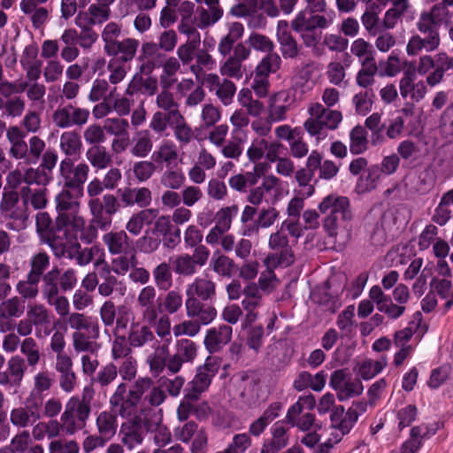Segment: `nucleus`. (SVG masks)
Instances as JSON below:
<instances>
[{
	"label": "nucleus",
	"instance_id": "obj_14",
	"mask_svg": "<svg viewBox=\"0 0 453 453\" xmlns=\"http://www.w3.org/2000/svg\"><path fill=\"white\" fill-rule=\"evenodd\" d=\"M41 410L39 400L32 401L27 398L24 407H16L11 411V423L19 428L32 426L41 418Z\"/></svg>",
	"mask_w": 453,
	"mask_h": 453
},
{
	"label": "nucleus",
	"instance_id": "obj_24",
	"mask_svg": "<svg viewBox=\"0 0 453 453\" xmlns=\"http://www.w3.org/2000/svg\"><path fill=\"white\" fill-rule=\"evenodd\" d=\"M39 48L35 42L26 45L20 56L19 63L30 81H37L42 73V62L38 58Z\"/></svg>",
	"mask_w": 453,
	"mask_h": 453
},
{
	"label": "nucleus",
	"instance_id": "obj_41",
	"mask_svg": "<svg viewBox=\"0 0 453 453\" xmlns=\"http://www.w3.org/2000/svg\"><path fill=\"white\" fill-rule=\"evenodd\" d=\"M266 171L265 164H257L254 166V173L236 174L229 179V186L237 191H245L248 185L255 184L261 174Z\"/></svg>",
	"mask_w": 453,
	"mask_h": 453
},
{
	"label": "nucleus",
	"instance_id": "obj_47",
	"mask_svg": "<svg viewBox=\"0 0 453 453\" xmlns=\"http://www.w3.org/2000/svg\"><path fill=\"white\" fill-rule=\"evenodd\" d=\"M387 365L388 359L385 356H381L377 360L366 359L358 365L357 373L363 380H371L381 372Z\"/></svg>",
	"mask_w": 453,
	"mask_h": 453
},
{
	"label": "nucleus",
	"instance_id": "obj_13",
	"mask_svg": "<svg viewBox=\"0 0 453 453\" xmlns=\"http://www.w3.org/2000/svg\"><path fill=\"white\" fill-rule=\"evenodd\" d=\"M74 159L66 157L60 163V173L64 185L67 188H75V192L83 190V185L88 179L89 167L86 163L74 165Z\"/></svg>",
	"mask_w": 453,
	"mask_h": 453
},
{
	"label": "nucleus",
	"instance_id": "obj_7",
	"mask_svg": "<svg viewBox=\"0 0 453 453\" xmlns=\"http://www.w3.org/2000/svg\"><path fill=\"white\" fill-rule=\"evenodd\" d=\"M75 213L64 215L57 218V228L59 233L63 232V235L66 239V243L69 242L76 246L77 242L80 240L85 243L92 242L97 236V230L94 226L86 225L84 219Z\"/></svg>",
	"mask_w": 453,
	"mask_h": 453
},
{
	"label": "nucleus",
	"instance_id": "obj_56",
	"mask_svg": "<svg viewBox=\"0 0 453 453\" xmlns=\"http://www.w3.org/2000/svg\"><path fill=\"white\" fill-rule=\"evenodd\" d=\"M168 355V346L163 345L156 349L147 358L150 372L154 376H158L165 367L166 357Z\"/></svg>",
	"mask_w": 453,
	"mask_h": 453
},
{
	"label": "nucleus",
	"instance_id": "obj_38",
	"mask_svg": "<svg viewBox=\"0 0 453 453\" xmlns=\"http://www.w3.org/2000/svg\"><path fill=\"white\" fill-rule=\"evenodd\" d=\"M52 375L48 371L39 372L34 376L33 388L28 395L32 401L39 400L42 405V400L53 385Z\"/></svg>",
	"mask_w": 453,
	"mask_h": 453
},
{
	"label": "nucleus",
	"instance_id": "obj_42",
	"mask_svg": "<svg viewBox=\"0 0 453 453\" xmlns=\"http://www.w3.org/2000/svg\"><path fill=\"white\" fill-rule=\"evenodd\" d=\"M172 127L174 136L180 145L185 146L192 141L194 132L180 111L172 113Z\"/></svg>",
	"mask_w": 453,
	"mask_h": 453
},
{
	"label": "nucleus",
	"instance_id": "obj_49",
	"mask_svg": "<svg viewBox=\"0 0 453 453\" xmlns=\"http://www.w3.org/2000/svg\"><path fill=\"white\" fill-rule=\"evenodd\" d=\"M153 147L152 140L148 131H140L133 138L130 152L137 157H145L151 151Z\"/></svg>",
	"mask_w": 453,
	"mask_h": 453
},
{
	"label": "nucleus",
	"instance_id": "obj_2",
	"mask_svg": "<svg viewBox=\"0 0 453 453\" xmlns=\"http://www.w3.org/2000/svg\"><path fill=\"white\" fill-rule=\"evenodd\" d=\"M220 365L219 357H208L204 364L197 368L196 373L186 388L184 397L177 409V417L180 421L182 422L188 418L193 402L197 401L200 395L209 388L211 379L219 372Z\"/></svg>",
	"mask_w": 453,
	"mask_h": 453
},
{
	"label": "nucleus",
	"instance_id": "obj_15",
	"mask_svg": "<svg viewBox=\"0 0 453 453\" xmlns=\"http://www.w3.org/2000/svg\"><path fill=\"white\" fill-rule=\"evenodd\" d=\"M36 230L50 243H63L60 235L57 234L58 228L55 229L52 219L46 212H39L36 215ZM53 250L58 257H72L71 252L65 247L53 245Z\"/></svg>",
	"mask_w": 453,
	"mask_h": 453
},
{
	"label": "nucleus",
	"instance_id": "obj_19",
	"mask_svg": "<svg viewBox=\"0 0 453 453\" xmlns=\"http://www.w3.org/2000/svg\"><path fill=\"white\" fill-rule=\"evenodd\" d=\"M425 36L412 35L407 43L406 51L410 56H416L422 50L431 52L435 50L441 42L439 31L437 29L428 28L427 31H419Z\"/></svg>",
	"mask_w": 453,
	"mask_h": 453
},
{
	"label": "nucleus",
	"instance_id": "obj_35",
	"mask_svg": "<svg viewBox=\"0 0 453 453\" xmlns=\"http://www.w3.org/2000/svg\"><path fill=\"white\" fill-rule=\"evenodd\" d=\"M127 340L133 348H142L150 342H157L151 328L138 322L131 325Z\"/></svg>",
	"mask_w": 453,
	"mask_h": 453
},
{
	"label": "nucleus",
	"instance_id": "obj_29",
	"mask_svg": "<svg viewBox=\"0 0 453 453\" xmlns=\"http://www.w3.org/2000/svg\"><path fill=\"white\" fill-rule=\"evenodd\" d=\"M276 37L280 44V52L284 58H294L298 55V45L291 35L288 21H278Z\"/></svg>",
	"mask_w": 453,
	"mask_h": 453
},
{
	"label": "nucleus",
	"instance_id": "obj_53",
	"mask_svg": "<svg viewBox=\"0 0 453 453\" xmlns=\"http://www.w3.org/2000/svg\"><path fill=\"white\" fill-rule=\"evenodd\" d=\"M211 266L212 270L220 276L230 278L234 271V262L226 256L220 254L219 251L214 252Z\"/></svg>",
	"mask_w": 453,
	"mask_h": 453
},
{
	"label": "nucleus",
	"instance_id": "obj_31",
	"mask_svg": "<svg viewBox=\"0 0 453 453\" xmlns=\"http://www.w3.org/2000/svg\"><path fill=\"white\" fill-rule=\"evenodd\" d=\"M232 333V327L227 325L209 329L204 338L205 348L210 352L218 351L222 346L231 341Z\"/></svg>",
	"mask_w": 453,
	"mask_h": 453
},
{
	"label": "nucleus",
	"instance_id": "obj_62",
	"mask_svg": "<svg viewBox=\"0 0 453 453\" xmlns=\"http://www.w3.org/2000/svg\"><path fill=\"white\" fill-rule=\"evenodd\" d=\"M107 69L110 73L109 81L111 84L116 85L124 80L129 67L127 63H125L123 60L119 59L118 57H115L111 58L108 62Z\"/></svg>",
	"mask_w": 453,
	"mask_h": 453
},
{
	"label": "nucleus",
	"instance_id": "obj_27",
	"mask_svg": "<svg viewBox=\"0 0 453 453\" xmlns=\"http://www.w3.org/2000/svg\"><path fill=\"white\" fill-rule=\"evenodd\" d=\"M137 305L145 321L150 324L155 322L158 316V308L156 306V289L152 286L144 287L140 291Z\"/></svg>",
	"mask_w": 453,
	"mask_h": 453
},
{
	"label": "nucleus",
	"instance_id": "obj_52",
	"mask_svg": "<svg viewBox=\"0 0 453 453\" xmlns=\"http://www.w3.org/2000/svg\"><path fill=\"white\" fill-rule=\"evenodd\" d=\"M365 12L361 17V21L365 28L372 35L377 34L380 30L379 13L381 10L374 7L372 2L365 4Z\"/></svg>",
	"mask_w": 453,
	"mask_h": 453
},
{
	"label": "nucleus",
	"instance_id": "obj_23",
	"mask_svg": "<svg viewBox=\"0 0 453 453\" xmlns=\"http://www.w3.org/2000/svg\"><path fill=\"white\" fill-rule=\"evenodd\" d=\"M143 428H145V416L138 418L127 419L119 430L121 441L129 449L141 445L143 441Z\"/></svg>",
	"mask_w": 453,
	"mask_h": 453
},
{
	"label": "nucleus",
	"instance_id": "obj_44",
	"mask_svg": "<svg viewBox=\"0 0 453 453\" xmlns=\"http://www.w3.org/2000/svg\"><path fill=\"white\" fill-rule=\"evenodd\" d=\"M21 196L25 208L27 204H31L34 209L39 210L45 207L48 201L45 187H23Z\"/></svg>",
	"mask_w": 453,
	"mask_h": 453
},
{
	"label": "nucleus",
	"instance_id": "obj_61",
	"mask_svg": "<svg viewBox=\"0 0 453 453\" xmlns=\"http://www.w3.org/2000/svg\"><path fill=\"white\" fill-rule=\"evenodd\" d=\"M408 7L407 0H395L393 7L388 9L384 16L383 27L386 29L395 27L401 15L406 11Z\"/></svg>",
	"mask_w": 453,
	"mask_h": 453
},
{
	"label": "nucleus",
	"instance_id": "obj_18",
	"mask_svg": "<svg viewBox=\"0 0 453 453\" xmlns=\"http://www.w3.org/2000/svg\"><path fill=\"white\" fill-rule=\"evenodd\" d=\"M242 306L245 311V318L242 321L243 327L250 326L258 318L256 310L262 304V296L256 283L248 284L243 289Z\"/></svg>",
	"mask_w": 453,
	"mask_h": 453
},
{
	"label": "nucleus",
	"instance_id": "obj_9",
	"mask_svg": "<svg viewBox=\"0 0 453 453\" xmlns=\"http://www.w3.org/2000/svg\"><path fill=\"white\" fill-rule=\"evenodd\" d=\"M269 248L274 250L264 260L265 267L277 268L287 267L294 263L295 257L291 248L288 246V240L286 233L280 229L272 234L269 238Z\"/></svg>",
	"mask_w": 453,
	"mask_h": 453
},
{
	"label": "nucleus",
	"instance_id": "obj_6",
	"mask_svg": "<svg viewBox=\"0 0 453 453\" xmlns=\"http://www.w3.org/2000/svg\"><path fill=\"white\" fill-rule=\"evenodd\" d=\"M319 210L327 214L324 220V228L330 236H335L340 220H349V201L346 196L331 194L326 196L319 204Z\"/></svg>",
	"mask_w": 453,
	"mask_h": 453
},
{
	"label": "nucleus",
	"instance_id": "obj_26",
	"mask_svg": "<svg viewBox=\"0 0 453 453\" xmlns=\"http://www.w3.org/2000/svg\"><path fill=\"white\" fill-rule=\"evenodd\" d=\"M151 160L159 167H173L179 161V152L176 144L170 140L163 141L152 152Z\"/></svg>",
	"mask_w": 453,
	"mask_h": 453
},
{
	"label": "nucleus",
	"instance_id": "obj_20",
	"mask_svg": "<svg viewBox=\"0 0 453 453\" xmlns=\"http://www.w3.org/2000/svg\"><path fill=\"white\" fill-rule=\"evenodd\" d=\"M451 13L447 6L442 4L434 5L429 12L421 13L417 27L418 31H427L428 28L437 29L443 23H449Z\"/></svg>",
	"mask_w": 453,
	"mask_h": 453
},
{
	"label": "nucleus",
	"instance_id": "obj_22",
	"mask_svg": "<svg viewBox=\"0 0 453 453\" xmlns=\"http://www.w3.org/2000/svg\"><path fill=\"white\" fill-rule=\"evenodd\" d=\"M27 315L35 325L37 338H45L50 334L52 315L44 305L29 304Z\"/></svg>",
	"mask_w": 453,
	"mask_h": 453
},
{
	"label": "nucleus",
	"instance_id": "obj_51",
	"mask_svg": "<svg viewBox=\"0 0 453 453\" xmlns=\"http://www.w3.org/2000/svg\"><path fill=\"white\" fill-rule=\"evenodd\" d=\"M349 140V151L352 154H361L368 148L367 132L361 126H357L350 131Z\"/></svg>",
	"mask_w": 453,
	"mask_h": 453
},
{
	"label": "nucleus",
	"instance_id": "obj_30",
	"mask_svg": "<svg viewBox=\"0 0 453 453\" xmlns=\"http://www.w3.org/2000/svg\"><path fill=\"white\" fill-rule=\"evenodd\" d=\"M103 242L111 254H121L135 250L133 242L123 230L106 233L103 236Z\"/></svg>",
	"mask_w": 453,
	"mask_h": 453
},
{
	"label": "nucleus",
	"instance_id": "obj_8",
	"mask_svg": "<svg viewBox=\"0 0 453 453\" xmlns=\"http://www.w3.org/2000/svg\"><path fill=\"white\" fill-rule=\"evenodd\" d=\"M0 211L4 217L9 218L10 222L6 227L14 231H19L27 226L28 214L25 204L19 203V193L16 190L4 188L0 202Z\"/></svg>",
	"mask_w": 453,
	"mask_h": 453
},
{
	"label": "nucleus",
	"instance_id": "obj_55",
	"mask_svg": "<svg viewBox=\"0 0 453 453\" xmlns=\"http://www.w3.org/2000/svg\"><path fill=\"white\" fill-rule=\"evenodd\" d=\"M119 255V257L112 260L111 269L119 275H125L129 269L136 265V251L134 250Z\"/></svg>",
	"mask_w": 453,
	"mask_h": 453
},
{
	"label": "nucleus",
	"instance_id": "obj_34",
	"mask_svg": "<svg viewBox=\"0 0 453 453\" xmlns=\"http://www.w3.org/2000/svg\"><path fill=\"white\" fill-rule=\"evenodd\" d=\"M187 298L196 297L201 300H211L215 296V283L206 276L197 277L186 290Z\"/></svg>",
	"mask_w": 453,
	"mask_h": 453
},
{
	"label": "nucleus",
	"instance_id": "obj_12",
	"mask_svg": "<svg viewBox=\"0 0 453 453\" xmlns=\"http://www.w3.org/2000/svg\"><path fill=\"white\" fill-rule=\"evenodd\" d=\"M315 12L307 9L300 11L291 22L293 30L326 29L334 23L336 17L333 10L324 14H315Z\"/></svg>",
	"mask_w": 453,
	"mask_h": 453
},
{
	"label": "nucleus",
	"instance_id": "obj_5",
	"mask_svg": "<svg viewBox=\"0 0 453 453\" xmlns=\"http://www.w3.org/2000/svg\"><path fill=\"white\" fill-rule=\"evenodd\" d=\"M93 395V389L90 387H85L83 389V399L77 396L71 397L65 407V411L60 417L62 428L66 434L72 435L85 427L87 419L90 413L88 401Z\"/></svg>",
	"mask_w": 453,
	"mask_h": 453
},
{
	"label": "nucleus",
	"instance_id": "obj_43",
	"mask_svg": "<svg viewBox=\"0 0 453 453\" xmlns=\"http://www.w3.org/2000/svg\"><path fill=\"white\" fill-rule=\"evenodd\" d=\"M261 188L273 196L274 201L280 200L288 194V184L273 174L263 178Z\"/></svg>",
	"mask_w": 453,
	"mask_h": 453
},
{
	"label": "nucleus",
	"instance_id": "obj_11",
	"mask_svg": "<svg viewBox=\"0 0 453 453\" xmlns=\"http://www.w3.org/2000/svg\"><path fill=\"white\" fill-rule=\"evenodd\" d=\"M281 144L271 138L255 137L247 149V157L254 164H265L266 169L268 164L274 163L280 154Z\"/></svg>",
	"mask_w": 453,
	"mask_h": 453
},
{
	"label": "nucleus",
	"instance_id": "obj_54",
	"mask_svg": "<svg viewBox=\"0 0 453 453\" xmlns=\"http://www.w3.org/2000/svg\"><path fill=\"white\" fill-rule=\"evenodd\" d=\"M95 257H97L95 262V265L98 266L101 263L104 261V250H102L98 246H92L90 248L78 250L76 251V254L74 255L76 263L81 266L88 265Z\"/></svg>",
	"mask_w": 453,
	"mask_h": 453
},
{
	"label": "nucleus",
	"instance_id": "obj_1",
	"mask_svg": "<svg viewBox=\"0 0 453 453\" xmlns=\"http://www.w3.org/2000/svg\"><path fill=\"white\" fill-rule=\"evenodd\" d=\"M151 385L150 378H140L127 389V385L121 382L116 388L110 398V404L113 410L122 418L127 419L138 418L148 414V411L139 412L138 404L142 395Z\"/></svg>",
	"mask_w": 453,
	"mask_h": 453
},
{
	"label": "nucleus",
	"instance_id": "obj_60",
	"mask_svg": "<svg viewBox=\"0 0 453 453\" xmlns=\"http://www.w3.org/2000/svg\"><path fill=\"white\" fill-rule=\"evenodd\" d=\"M87 158L94 167L98 169H104L111 163V156L102 146H94L88 149Z\"/></svg>",
	"mask_w": 453,
	"mask_h": 453
},
{
	"label": "nucleus",
	"instance_id": "obj_25",
	"mask_svg": "<svg viewBox=\"0 0 453 453\" xmlns=\"http://www.w3.org/2000/svg\"><path fill=\"white\" fill-rule=\"evenodd\" d=\"M187 316L196 319L200 326L208 325L216 318L217 311L211 305L203 303L196 297H188L185 301Z\"/></svg>",
	"mask_w": 453,
	"mask_h": 453
},
{
	"label": "nucleus",
	"instance_id": "obj_28",
	"mask_svg": "<svg viewBox=\"0 0 453 453\" xmlns=\"http://www.w3.org/2000/svg\"><path fill=\"white\" fill-rule=\"evenodd\" d=\"M83 196V190L75 192V188H67L64 185L62 191L57 196L58 217L78 212L80 207V198Z\"/></svg>",
	"mask_w": 453,
	"mask_h": 453
},
{
	"label": "nucleus",
	"instance_id": "obj_50",
	"mask_svg": "<svg viewBox=\"0 0 453 453\" xmlns=\"http://www.w3.org/2000/svg\"><path fill=\"white\" fill-rule=\"evenodd\" d=\"M42 293L47 302H51L52 298L58 294V281L59 279V271L54 268L46 273L42 278Z\"/></svg>",
	"mask_w": 453,
	"mask_h": 453
},
{
	"label": "nucleus",
	"instance_id": "obj_4",
	"mask_svg": "<svg viewBox=\"0 0 453 453\" xmlns=\"http://www.w3.org/2000/svg\"><path fill=\"white\" fill-rule=\"evenodd\" d=\"M307 111L309 118L304 121L303 127L318 141L326 136V129H336L342 120L341 111L326 109L319 103L310 104Z\"/></svg>",
	"mask_w": 453,
	"mask_h": 453
},
{
	"label": "nucleus",
	"instance_id": "obj_48",
	"mask_svg": "<svg viewBox=\"0 0 453 453\" xmlns=\"http://www.w3.org/2000/svg\"><path fill=\"white\" fill-rule=\"evenodd\" d=\"M314 177V173L311 170L303 168L299 169L295 173V179L298 186L294 189V194L304 197H311L314 192L315 188L311 183Z\"/></svg>",
	"mask_w": 453,
	"mask_h": 453
},
{
	"label": "nucleus",
	"instance_id": "obj_32",
	"mask_svg": "<svg viewBox=\"0 0 453 453\" xmlns=\"http://www.w3.org/2000/svg\"><path fill=\"white\" fill-rule=\"evenodd\" d=\"M289 96L287 91H279L269 98L268 118L272 122H280L287 119Z\"/></svg>",
	"mask_w": 453,
	"mask_h": 453
},
{
	"label": "nucleus",
	"instance_id": "obj_45",
	"mask_svg": "<svg viewBox=\"0 0 453 453\" xmlns=\"http://www.w3.org/2000/svg\"><path fill=\"white\" fill-rule=\"evenodd\" d=\"M96 427L99 435L107 441H110L115 435L118 428L116 414L107 411L100 412L96 418Z\"/></svg>",
	"mask_w": 453,
	"mask_h": 453
},
{
	"label": "nucleus",
	"instance_id": "obj_33",
	"mask_svg": "<svg viewBox=\"0 0 453 453\" xmlns=\"http://www.w3.org/2000/svg\"><path fill=\"white\" fill-rule=\"evenodd\" d=\"M434 434L435 430H430L425 424L413 426L411 429L410 438L401 447V453H418L424 439L429 438Z\"/></svg>",
	"mask_w": 453,
	"mask_h": 453
},
{
	"label": "nucleus",
	"instance_id": "obj_36",
	"mask_svg": "<svg viewBox=\"0 0 453 453\" xmlns=\"http://www.w3.org/2000/svg\"><path fill=\"white\" fill-rule=\"evenodd\" d=\"M158 216V210L145 209L131 216L126 224V229L134 235L141 234L144 226L152 224Z\"/></svg>",
	"mask_w": 453,
	"mask_h": 453
},
{
	"label": "nucleus",
	"instance_id": "obj_21",
	"mask_svg": "<svg viewBox=\"0 0 453 453\" xmlns=\"http://www.w3.org/2000/svg\"><path fill=\"white\" fill-rule=\"evenodd\" d=\"M149 416H145V429L154 433L155 444L162 448L172 441L170 430L162 424V410H148Z\"/></svg>",
	"mask_w": 453,
	"mask_h": 453
},
{
	"label": "nucleus",
	"instance_id": "obj_59",
	"mask_svg": "<svg viewBox=\"0 0 453 453\" xmlns=\"http://www.w3.org/2000/svg\"><path fill=\"white\" fill-rule=\"evenodd\" d=\"M281 58L276 52L266 54L256 66L255 72H257L266 77L271 73H275L280 67Z\"/></svg>",
	"mask_w": 453,
	"mask_h": 453
},
{
	"label": "nucleus",
	"instance_id": "obj_58",
	"mask_svg": "<svg viewBox=\"0 0 453 453\" xmlns=\"http://www.w3.org/2000/svg\"><path fill=\"white\" fill-rule=\"evenodd\" d=\"M351 53L357 57L362 64L374 60L372 45L363 38L356 39L350 46Z\"/></svg>",
	"mask_w": 453,
	"mask_h": 453
},
{
	"label": "nucleus",
	"instance_id": "obj_39",
	"mask_svg": "<svg viewBox=\"0 0 453 453\" xmlns=\"http://www.w3.org/2000/svg\"><path fill=\"white\" fill-rule=\"evenodd\" d=\"M138 47V40L134 38H126L122 41H118L115 42L112 50H107L104 52L108 56H111L112 58L118 57L119 59L127 63L134 58Z\"/></svg>",
	"mask_w": 453,
	"mask_h": 453
},
{
	"label": "nucleus",
	"instance_id": "obj_57",
	"mask_svg": "<svg viewBox=\"0 0 453 453\" xmlns=\"http://www.w3.org/2000/svg\"><path fill=\"white\" fill-rule=\"evenodd\" d=\"M343 412L344 408L342 406L335 407L331 415V421L332 425L334 426L337 430L341 431L342 434H347L357 423V420L349 416L348 411L343 417L340 418L339 415Z\"/></svg>",
	"mask_w": 453,
	"mask_h": 453
},
{
	"label": "nucleus",
	"instance_id": "obj_16",
	"mask_svg": "<svg viewBox=\"0 0 453 453\" xmlns=\"http://www.w3.org/2000/svg\"><path fill=\"white\" fill-rule=\"evenodd\" d=\"M400 95L403 99L418 103L426 96L427 88L426 81L418 80L413 71H405L399 81Z\"/></svg>",
	"mask_w": 453,
	"mask_h": 453
},
{
	"label": "nucleus",
	"instance_id": "obj_46",
	"mask_svg": "<svg viewBox=\"0 0 453 453\" xmlns=\"http://www.w3.org/2000/svg\"><path fill=\"white\" fill-rule=\"evenodd\" d=\"M60 149L68 157L77 159L81 150L80 135L73 131L64 132L60 136Z\"/></svg>",
	"mask_w": 453,
	"mask_h": 453
},
{
	"label": "nucleus",
	"instance_id": "obj_63",
	"mask_svg": "<svg viewBox=\"0 0 453 453\" xmlns=\"http://www.w3.org/2000/svg\"><path fill=\"white\" fill-rule=\"evenodd\" d=\"M246 139L247 137L239 136L238 139L234 135H231V140L225 142L222 147L219 148L220 153L226 158L239 160L243 151L242 144L245 142Z\"/></svg>",
	"mask_w": 453,
	"mask_h": 453
},
{
	"label": "nucleus",
	"instance_id": "obj_10",
	"mask_svg": "<svg viewBox=\"0 0 453 453\" xmlns=\"http://www.w3.org/2000/svg\"><path fill=\"white\" fill-rule=\"evenodd\" d=\"M88 207L92 215V223L100 229L105 230L111 226L112 216L119 211L120 203L115 196L106 194L102 199H90Z\"/></svg>",
	"mask_w": 453,
	"mask_h": 453
},
{
	"label": "nucleus",
	"instance_id": "obj_3",
	"mask_svg": "<svg viewBox=\"0 0 453 453\" xmlns=\"http://www.w3.org/2000/svg\"><path fill=\"white\" fill-rule=\"evenodd\" d=\"M67 323L74 330L72 334V342L76 353H95L99 351L101 345L97 340L100 335V328L96 318L74 312L70 314Z\"/></svg>",
	"mask_w": 453,
	"mask_h": 453
},
{
	"label": "nucleus",
	"instance_id": "obj_37",
	"mask_svg": "<svg viewBox=\"0 0 453 453\" xmlns=\"http://www.w3.org/2000/svg\"><path fill=\"white\" fill-rule=\"evenodd\" d=\"M384 175L380 170L379 165H370L366 171L359 176L356 183V191L358 194L370 192L377 188Z\"/></svg>",
	"mask_w": 453,
	"mask_h": 453
},
{
	"label": "nucleus",
	"instance_id": "obj_40",
	"mask_svg": "<svg viewBox=\"0 0 453 453\" xmlns=\"http://www.w3.org/2000/svg\"><path fill=\"white\" fill-rule=\"evenodd\" d=\"M208 7L209 9L203 7L198 8L194 17L193 23L200 29L213 26L223 16V10L219 4H213Z\"/></svg>",
	"mask_w": 453,
	"mask_h": 453
},
{
	"label": "nucleus",
	"instance_id": "obj_64",
	"mask_svg": "<svg viewBox=\"0 0 453 453\" xmlns=\"http://www.w3.org/2000/svg\"><path fill=\"white\" fill-rule=\"evenodd\" d=\"M24 313V306L18 297H12L0 303V318H19Z\"/></svg>",
	"mask_w": 453,
	"mask_h": 453
},
{
	"label": "nucleus",
	"instance_id": "obj_17",
	"mask_svg": "<svg viewBox=\"0 0 453 453\" xmlns=\"http://www.w3.org/2000/svg\"><path fill=\"white\" fill-rule=\"evenodd\" d=\"M89 111L66 105L58 108L53 114V121L58 127L66 128L73 126L84 125L88 119Z\"/></svg>",
	"mask_w": 453,
	"mask_h": 453
}]
</instances>
